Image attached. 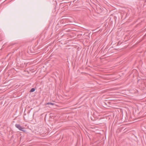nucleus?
<instances>
[{
	"mask_svg": "<svg viewBox=\"0 0 146 146\" xmlns=\"http://www.w3.org/2000/svg\"><path fill=\"white\" fill-rule=\"evenodd\" d=\"M15 126L20 130L22 131H25L24 130H23L24 128H23L19 124H16L15 125Z\"/></svg>",
	"mask_w": 146,
	"mask_h": 146,
	"instance_id": "f257e3e1",
	"label": "nucleus"
},
{
	"mask_svg": "<svg viewBox=\"0 0 146 146\" xmlns=\"http://www.w3.org/2000/svg\"><path fill=\"white\" fill-rule=\"evenodd\" d=\"M35 90V88H32L31 90H30V92H34Z\"/></svg>",
	"mask_w": 146,
	"mask_h": 146,
	"instance_id": "f03ea898",
	"label": "nucleus"
},
{
	"mask_svg": "<svg viewBox=\"0 0 146 146\" xmlns=\"http://www.w3.org/2000/svg\"><path fill=\"white\" fill-rule=\"evenodd\" d=\"M54 104V103H46V105H53Z\"/></svg>",
	"mask_w": 146,
	"mask_h": 146,
	"instance_id": "7ed1b4c3",
	"label": "nucleus"
},
{
	"mask_svg": "<svg viewBox=\"0 0 146 146\" xmlns=\"http://www.w3.org/2000/svg\"><path fill=\"white\" fill-rule=\"evenodd\" d=\"M113 15H111L110 16V19L112 17H111V16H112V15H113V16L114 17H113L114 18H117V17L115 16V14H113Z\"/></svg>",
	"mask_w": 146,
	"mask_h": 146,
	"instance_id": "20e7f679",
	"label": "nucleus"
},
{
	"mask_svg": "<svg viewBox=\"0 0 146 146\" xmlns=\"http://www.w3.org/2000/svg\"><path fill=\"white\" fill-rule=\"evenodd\" d=\"M45 118H46V116H45V117H44V120H45Z\"/></svg>",
	"mask_w": 146,
	"mask_h": 146,
	"instance_id": "39448f33",
	"label": "nucleus"
}]
</instances>
